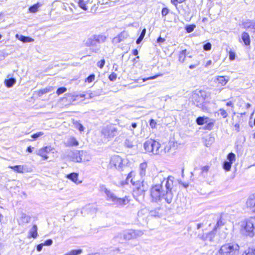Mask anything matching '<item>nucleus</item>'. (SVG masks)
I'll return each instance as SVG.
<instances>
[{
    "instance_id": "nucleus-30",
    "label": "nucleus",
    "mask_w": 255,
    "mask_h": 255,
    "mask_svg": "<svg viewBox=\"0 0 255 255\" xmlns=\"http://www.w3.org/2000/svg\"><path fill=\"white\" fill-rule=\"evenodd\" d=\"M216 233V230L213 229V230L211 232L206 234L207 241L212 242L213 241V239L215 236Z\"/></svg>"
},
{
    "instance_id": "nucleus-20",
    "label": "nucleus",
    "mask_w": 255,
    "mask_h": 255,
    "mask_svg": "<svg viewBox=\"0 0 255 255\" xmlns=\"http://www.w3.org/2000/svg\"><path fill=\"white\" fill-rule=\"evenodd\" d=\"M152 148L153 151H152V153L153 154H158L160 152V143L154 140H152Z\"/></svg>"
},
{
    "instance_id": "nucleus-47",
    "label": "nucleus",
    "mask_w": 255,
    "mask_h": 255,
    "mask_svg": "<svg viewBox=\"0 0 255 255\" xmlns=\"http://www.w3.org/2000/svg\"><path fill=\"white\" fill-rule=\"evenodd\" d=\"M186 0H171V2L175 6V7H176V8H177V4L178 3H182L183 2H184V1H185Z\"/></svg>"
},
{
    "instance_id": "nucleus-4",
    "label": "nucleus",
    "mask_w": 255,
    "mask_h": 255,
    "mask_svg": "<svg viewBox=\"0 0 255 255\" xmlns=\"http://www.w3.org/2000/svg\"><path fill=\"white\" fill-rule=\"evenodd\" d=\"M242 234L250 237H253L255 234V227L251 220H246L243 222L241 225Z\"/></svg>"
},
{
    "instance_id": "nucleus-8",
    "label": "nucleus",
    "mask_w": 255,
    "mask_h": 255,
    "mask_svg": "<svg viewBox=\"0 0 255 255\" xmlns=\"http://www.w3.org/2000/svg\"><path fill=\"white\" fill-rule=\"evenodd\" d=\"M100 191L102 192H104L106 195V200L107 201H111L114 203H115L117 197L113 192L107 188L105 185H100Z\"/></svg>"
},
{
    "instance_id": "nucleus-46",
    "label": "nucleus",
    "mask_w": 255,
    "mask_h": 255,
    "mask_svg": "<svg viewBox=\"0 0 255 255\" xmlns=\"http://www.w3.org/2000/svg\"><path fill=\"white\" fill-rule=\"evenodd\" d=\"M67 91V89L65 87H60V88H59L57 91H56V93L58 95H59L60 94H62L63 93H64V92H65L66 91Z\"/></svg>"
},
{
    "instance_id": "nucleus-17",
    "label": "nucleus",
    "mask_w": 255,
    "mask_h": 255,
    "mask_svg": "<svg viewBox=\"0 0 255 255\" xmlns=\"http://www.w3.org/2000/svg\"><path fill=\"white\" fill-rule=\"evenodd\" d=\"M147 164L146 162L141 163L139 167V175L141 177H144L146 174V168Z\"/></svg>"
},
{
    "instance_id": "nucleus-21",
    "label": "nucleus",
    "mask_w": 255,
    "mask_h": 255,
    "mask_svg": "<svg viewBox=\"0 0 255 255\" xmlns=\"http://www.w3.org/2000/svg\"><path fill=\"white\" fill-rule=\"evenodd\" d=\"M229 79L226 78L225 76H218L214 81L216 83L219 84L221 86H225L228 82Z\"/></svg>"
},
{
    "instance_id": "nucleus-31",
    "label": "nucleus",
    "mask_w": 255,
    "mask_h": 255,
    "mask_svg": "<svg viewBox=\"0 0 255 255\" xmlns=\"http://www.w3.org/2000/svg\"><path fill=\"white\" fill-rule=\"evenodd\" d=\"M96 38L98 44L103 43L106 39V37L102 35H94Z\"/></svg>"
},
{
    "instance_id": "nucleus-35",
    "label": "nucleus",
    "mask_w": 255,
    "mask_h": 255,
    "mask_svg": "<svg viewBox=\"0 0 255 255\" xmlns=\"http://www.w3.org/2000/svg\"><path fill=\"white\" fill-rule=\"evenodd\" d=\"M40 4L39 3L33 4L29 8V10L31 12H35L38 10V8L40 7Z\"/></svg>"
},
{
    "instance_id": "nucleus-60",
    "label": "nucleus",
    "mask_w": 255,
    "mask_h": 255,
    "mask_svg": "<svg viewBox=\"0 0 255 255\" xmlns=\"http://www.w3.org/2000/svg\"><path fill=\"white\" fill-rule=\"evenodd\" d=\"M165 39L161 37H159L157 39V42L158 43H163L165 41Z\"/></svg>"
},
{
    "instance_id": "nucleus-64",
    "label": "nucleus",
    "mask_w": 255,
    "mask_h": 255,
    "mask_svg": "<svg viewBox=\"0 0 255 255\" xmlns=\"http://www.w3.org/2000/svg\"><path fill=\"white\" fill-rule=\"evenodd\" d=\"M132 54L135 56L137 55L138 54V50L137 49H134L132 51Z\"/></svg>"
},
{
    "instance_id": "nucleus-14",
    "label": "nucleus",
    "mask_w": 255,
    "mask_h": 255,
    "mask_svg": "<svg viewBox=\"0 0 255 255\" xmlns=\"http://www.w3.org/2000/svg\"><path fill=\"white\" fill-rule=\"evenodd\" d=\"M246 204L248 207L252 209L253 211L255 212V193L249 197Z\"/></svg>"
},
{
    "instance_id": "nucleus-54",
    "label": "nucleus",
    "mask_w": 255,
    "mask_h": 255,
    "mask_svg": "<svg viewBox=\"0 0 255 255\" xmlns=\"http://www.w3.org/2000/svg\"><path fill=\"white\" fill-rule=\"evenodd\" d=\"M236 57V54L233 51H230L229 52V59L231 60H235Z\"/></svg>"
},
{
    "instance_id": "nucleus-3",
    "label": "nucleus",
    "mask_w": 255,
    "mask_h": 255,
    "mask_svg": "<svg viewBox=\"0 0 255 255\" xmlns=\"http://www.w3.org/2000/svg\"><path fill=\"white\" fill-rule=\"evenodd\" d=\"M240 247L237 244L228 243L221 246L218 255H238Z\"/></svg>"
},
{
    "instance_id": "nucleus-24",
    "label": "nucleus",
    "mask_w": 255,
    "mask_h": 255,
    "mask_svg": "<svg viewBox=\"0 0 255 255\" xmlns=\"http://www.w3.org/2000/svg\"><path fill=\"white\" fill-rule=\"evenodd\" d=\"M189 54V52H187V50L184 49L180 52L179 54V61L181 63H183L186 58V55Z\"/></svg>"
},
{
    "instance_id": "nucleus-63",
    "label": "nucleus",
    "mask_w": 255,
    "mask_h": 255,
    "mask_svg": "<svg viewBox=\"0 0 255 255\" xmlns=\"http://www.w3.org/2000/svg\"><path fill=\"white\" fill-rule=\"evenodd\" d=\"M251 31L253 33H255V23H253V25H252V28L251 30Z\"/></svg>"
},
{
    "instance_id": "nucleus-43",
    "label": "nucleus",
    "mask_w": 255,
    "mask_h": 255,
    "mask_svg": "<svg viewBox=\"0 0 255 255\" xmlns=\"http://www.w3.org/2000/svg\"><path fill=\"white\" fill-rule=\"evenodd\" d=\"M255 22H254L253 21H249L245 22L244 26L245 28L247 29H251L252 28V25H253V23H255Z\"/></svg>"
},
{
    "instance_id": "nucleus-9",
    "label": "nucleus",
    "mask_w": 255,
    "mask_h": 255,
    "mask_svg": "<svg viewBox=\"0 0 255 255\" xmlns=\"http://www.w3.org/2000/svg\"><path fill=\"white\" fill-rule=\"evenodd\" d=\"M54 148L51 146H46L39 149L36 151V154L43 157L44 160H47L48 158L47 154L50 152L54 153Z\"/></svg>"
},
{
    "instance_id": "nucleus-5",
    "label": "nucleus",
    "mask_w": 255,
    "mask_h": 255,
    "mask_svg": "<svg viewBox=\"0 0 255 255\" xmlns=\"http://www.w3.org/2000/svg\"><path fill=\"white\" fill-rule=\"evenodd\" d=\"M143 234V232L142 231L129 230L125 231L122 234H119L115 238V239H117L119 237H123L125 240L129 241L141 237Z\"/></svg>"
},
{
    "instance_id": "nucleus-15",
    "label": "nucleus",
    "mask_w": 255,
    "mask_h": 255,
    "mask_svg": "<svg viewBox=\"0 0 255 255\" xmlns=\"http://www.w3.org/2000/svg\"><path fill=\"white\" fill-rule=\"evenodd\" d=\"M128 36V33L126 31L121 32L118 36L115 37L113 39V42L116 43H119L123 41Z\"/></svg>"
},
{
    "instance_id": "nucleus-42",
    "label": "nucleus",
    "mask_w": 255,
    "mask_h": 255,
    "mask_svg": "<svg viewBox=\"0 0 255 255\" xmlns=\"http://www.w3.org/2000/svg\"><path fill=\"white\" fill-rule=\"evenodd\" d=\"M95 79V75L94 74L90 75L86 79L85 82H88L89 83L93 82Z\"/></svg>"
},
{
    "instance_id": "nucleus-48",
    "label": "nucleus",
    "mask_w": 255,
    "mask_h": 255,
    "mask_svg": "<svg viewBox=\"0 0 255 255\" xmlns=\"http://www.w3.org/2000/svg\"><path fill=\"white\" fill-rule=\"evenodd\" d=\"M212 45L210 42H208L203 45V49L205 51H209L211 49Z\"/></svg>"
},
{
    "instance_id": "nucleus-19",
    "label": "nucleus",
    "mask_w": 255,
    "mask_h": 255,
    "mask_svg": "<svg viewBox=\"0 0 255 255\" xmlns=\"http://www.w3.org/2000/svg\"><path fill=\"white\" fill-rule=\"evenodd\" d=\"M241 38L246 46H249L251 44L250 37L248 33L243 32L241 34Z\"/></svg>"
},
{
    "instance_id": "nucleus-39",
    "label": "nucleus",
    "mask_w": 255,
    "mask_h": 255,
    "mask_svg": "<svg viewBox=\"0 0 255 255\" xmlns=\"http://www.w3.org/2000/svg\"><path fill=\"white\" fill-rule=\"evenodd\" d=\"M227 159L228 161L233 163V161L236 159L235 154L233 152L229 153L227 155Z\"/></svg>"
},
{
    "instance_id": "nucleus-52",
    "label": "nucleus",
    "mask_w": 255,
    "mask_h": 255,
    "mask_svg": "<svg viewBox=\"0 0 255 255\" xmlns=\"http://www.w3.org/2000/svg\"><path fill=\"white\" fill-rule=\"evenodd\" d=\"M117 74L115 73H112L111 74H110L109 76V79L111 81H114L117 79Z\"/></svg>"
},
{
    "instance_id": "nucleus-11",
    "label": "nucleus",
    "mask_w": 255,
    "mask_h": 255,
    "mask_svg": "<svg viewBox=\"0 0 255 255\" xmlns=\"http://www.w3.org/2000/svg\"><path fill=\"white\" fill-rule=\"evenodd\" d=\"M110 163L119 170H122L123 167L122 158L119 155L113 156L111 159Z\"/></svg>"
},
{
    "instance_id": "nucleus-10",
    "label": "nucleus",
    "mask_w": 255,
    "mask_h": 255,
    "mask_svg": "<svg viewBox=\"0 0 255 255\" xmlns=\"http://www.w3.org/2000/svg\"><path fill=\"white\" fill-rule=\"evenodd\" d=\"M85 44L86 46L88 47H92L91 50L93 52L97 53L99 50V48H95L98 45L96 38H95L94 35L88 38L85 41Z\"/></svg>"
},
{
    "instance_id": "nucleus-45",
    "label": "nucleus",
    "mask_w": 255,
    "mask_h": 255,
    "mask_svg": "<svg viewBox=\"0 0 255 255\" xmlns=\"http://www.w3.org/2000/svg\"><path fill=\"white\" fill-rule=\"evenodd\" d=\"M50 91L49 88H45L43 89L40 90L38 91V96H41L42 95L46 94Z\"/></svg>"
},
{
    "instance_id": "nucleus-56",
    "label": "nucleus",
    "mask_w": 255,
    "mask_h": 255,
    "mask_svg": "<svg viewBox=\"0 0 255 255\" xmlns=\"http://www.w3.org/2000/svg\"><path fill=\"white\" fill-rule=\"evenodd\" d=\"M105 64V60L104 59L101 60L100 62L98 63V66L102 69L104 67Z\"/></svg>"
},
{
    "instance_id": "nucleus-12",
    "label": "nucleus",
    "mask_w": 255,
    "mask_h": 255,
    "mask_svg": "<svg viewBox=\"0 0 255 255\" xmlns=\"http://www.w3.org/2000/svg\"><path fill=\"white\" fill-rule=\"evenodd\" d=\"M31 220V217L26 213L21 212L19 214V217L17 219V222L19 225L23 226L25 224L29 223Z\"/></svg>"
},
{
    "instance_id": "nucleus-41",
    "label": "nucleus",
    "mask_w": 255,
    "mask_h": 255,
    "mask_svg": "<svg viewBox=\"0 0 255 255\" xmlns=\"http://www.w3.org/2000/svg\"><path fill=\"white\" fill-rule=\"evenodd\" d=\"M79 6L80 7L82 8L83 10H87V7L86 5V3L84 0H79L78 2Z\"/></svg>"
},
{
    "instance_id": "nucleus-18",
    "label": "nucleus",
    "mask_w": 255,
    "mask_h": 255,
    "mask_svg": "<svg viewBox=\"0 0 255 255\" xmlns=\"http://www.w3.org/2000/svg\"><path fill=\"white\" fill-rule=\"evenodd\" d=\"M37 230L38 228L37 225H34L29 231L28 238H33L34 239L36 238L38 235Z\"/></svg>"
},
{
    "instance_id": "nucleus-50",
    "label": "nucleus",
    "mask_w": 255,
    "mask_h": 255,
    "mask_svg": "<svg viewBox=\"0 0 255 255\" xmlns=\"http://www.w3.org/2000/svg\"><path fill=\"white\" fill-rule=\"evenodd\" d=\"M220 114V115L223 117L224 118H226L228 116V113L227 112L223 109H220L219 110Z\"/></svg>"
},
{
    "instance_id": "nucleus-34",
    "label": "nucleus",
    "mask_w": 255,
    "mask_h": 255,
    "mask_svg": "<svg viewBox=\"0 0 255 255\" xmlns=\"http://www.w3.org/2000/svg\"><path fill=\"white\" fill-rule=\"evenodd\" d=\"M82 252V250L81 249L79 250H73L67 253L64 255H78L81 254Z\"/></svg>"
},
{
    "instance_id": "nucleus-26",
    "label": "nucleus",
    "mask_w": 255,
    "mask_h": 255,
    "mask_svg": "<svg viewBox=\"0 0 255 255\" xmlns=\"http://www.w3.org/2000/svg\"><path fill=\"white\" fill-rule=\"evenodd\" d=\"M161 210L160 207H158L156 209L150 210L149 211V214L151 216L154 217H160L161 216V213H160V211Z\"/></svg>"
},
{
    "instance_id": "nucleus-55",
    "label": "nucleus",
    "mask_w": 255,
    "mask_h": 255,
    "mask_svg": "<svg viewBox=\"0 0 255 255\" xmlns=\"http://www.w3.org/2000/svg\"><path fill=\"white\" fill-rule=\"evenodd\" d=\"M169 12V10L167 8H163L161 11V14L162 16H166Z\"/></svg>"
},
{
    "instance_id": "nucleus-7",
    "label": "nucleus",
    "mask_w": 255,
    "mask_h": 255,
    "mask_svg": "<svg viewBox=\"0 0 255 255\" xmlns=\"http://www.w3.org/2000/svg\"><path fill=\"white\" fill-rule=\"evenodd\" d=\"M102 133L105 137L111 139L118 134V129L113 125H108L103 128Z\"/></svg>"
},
{
    "instance_id": "nucleus-38",
    "label": "nucleus",
    "mask_w": 255,
    "mask_h": 255,
    "mask_svg": "<svg viewBox=\"0 0 255 255\" xmlns=\"http://www.w3.org/2000/svg\"><path fill=\"white\" fill-rule=\"evenodd\" d=\"M125 146L128 148H132L133 146V142L130 139H126L124 142Z\"/></svg>"
},
{
    "instance_id": "nucleus-53",
    "label": "nucleus",
    "mask_w": 255,
    "mask_h": 255,
    "mask_svg": "<svg viewBox=\"0 0 255 255\" xmlns=\"http://www.w3.org/2000/svg\"><path fill=\"white\" fill-rule=\"evenodd\" d=\"M53 243V241L51 239H48L46 240L44 243H43L44 246H51Z\"/></svg>"
},
{
    "instance_id": "nucleus-16",
    "label": "nucleus",
    "mask_w": 255,
    "mask_h": 255,
    "mask_svg": "<svg viewBox=\"0 0 255 255\" xmlns=\"http://www.w3.org/2000/svg\"><path fill=\"white\" fill-rule=\"evenodd\" d=\"M65 144L67 147L74 146L78 145L79 142L75 137H70L67 139Z\"/></svg>"
},
{
    "instance_id": "nucleus-13",
    "label": "nucleus",
    "mask_w": 255,
    "mask_h": 255,
    "mask_svg": "<svg viewBox=\"0 0 255 255\" xmlns=\"http://www.w3.org/2000/svg\"><path fill=\"white\" fill-rule=\"evenodd\" d=\"M129 201L130 200L129 199V197L127 196L122 198L117 197L114 204L117 206L123 207L128 204Z\"/></svg>"
},
{
    "instance_id": "nucleus-6",
    "label": "nucleus",
    "mask_w": 255,
    "mask_h": 255,
    "mask_svg": "<svg viewBox=\"0 0 255 255\" xmlns=\"http://www.w3.org/2000/svg\"><path fill=\"white\" fill-rule=\"evenodd\" d=\"M205 98V92L203 91H199L192 94L191 99L195 105L198 107H202Z\"/></svg>"
},
{
    "instance_id": "nucleus-49",
    "label": "nucleus",
    "mask_w": 255,
    "mask_h": 255,
    "mask_svg": "<svg viewBox=\"0 0 255 255\" xmlns=\"http://www.w3.org/2000/svg\"><path fill=\"white\" fill-rule=\"evenodd\" d=\"M246 255H255V249L249 248L246 253Z\"/></svg>"
},
{
    "instance_id": "nucleus-28",
    "label": "nucleus",
    "mask_w": 255,
    "mask_h": 255,
    "mask_svg": "<svg viewBox=\"0 0 255 255\" xmlns=\"http://www.w3.org/2000/svg\"><path fill=\"white\" fill-rule=\"evenodd\" d=\"M9 168L13 169L14 171H16L19 173H23L24 166L23 165H15V166H10Z\"/></svg>"
},
{
    "instance_id": "nucleus-2",
    "label": "nucleus",
    "mask_w": 255,
    "mask_h": 255,
    "mask_svg": "<svg viewBox=\"0 0 255 255\" xmlns=\"http://www.w3.org/2000/svg\"><path fill=\"white\" fill-rule=\"evenodd\" d=\"M67 157L70 161L75 162L88 161L90 160V156L84 150L69 151H68Z\"/></svg>"
},
{
    "instance_id": "nucleus-58",
    "label": "nucleus",
    "mask_w": 255,
    "mask_h": 255,
    "mask_svg": "<svg viewBox=\"0 0 255 255\" xmlns=\"http://www.w3.org/2000/svg\"><path fill=\"white\" fill-rule=\"evenodd\" d=\"M198 237L203 240V241H207V238H206V235H200V234H199L198 235Z\"/></svg>"
},
{
    "instance_id": "nucleus-40",
    "label": "nucleus",
    "mask_w": 255,
    "mask_h": 255,
    "mask_svg": "<svg viewBox=\"0 0 255 255\" xmlns=\"http://www.w3.org/2000/svg\"><path fill=\"white\" fill-rule=\"evenodd\" d=\"M195 27L196 26L194 24H190L186 25L185 28L187 33H190L194 30Z\"/></svg>"
},
{
    "instance_id": "nucleus-37",
    "label": "nucleus",
    "mask_w": 255,
    "mask_h": 255,
    "mask_svg": "<svg viewBox=\"0 0 255 255\" xmlns=\"http://www.w3.org/2000/svg\"><path fill=\"white\" fill-rule=\"evenodd\" d=\"M209 168L210 167L209 166H205L201 168V174L202 176L205 177L207 176Z\"/></svg>"
},
{
    "instance_id": "nucleus-36",
    "label": "nucleus",
    "mask_w": 255,
    "mask_h": 255,
    "mask_svg": "<svg viewBox=\"0 0 255 255\" xmlns=\"http://www.w3.org/2000/svg\"><path fill=\"white\" fill-rule=\"evenodd\" d=\"M207 122V118L204 117H200L197 118L196 123L198 125H203L204 123Z\"/></svg>"
},
{
    "instance_id": "nucleus-62",
    "label": "nucleus",
    "mask_w": 255,
    "mask_h": 255,
    "mask_svg": "<svg viewBox=\"0 0 255 255\" xmlns=\"http://www.w3.org/2000/svg\"><path fill=\"white\" fill-rule=\"evenodd\" d=\"M226 106H228V107H234V104H233V103L231 101H230V102H228L227 103Z\"/></svg>"
},
{
    "instance_id": "nucleus-57",
    "label": "nucleus",
    "mask_w": 255,
    "mask_h": 255,
    "mask_svg": "<svg viewBox=\"0 0 255 255\" xmlns=\"http://www.w3.org/2000/svg\"><path fill=\"white\" fill-rule=\"evenodd\" d=\"M156 122L155 121L153 120V119H151L150 120V122H149V125L152 128H153L155 127V125H156Z\"/></svg>"
},
{
    "instance_id": "nucleus-29",
    "label": "nucleus",
    "mask_w": 255,
    "mask_h": 255,
    "mask_svg": "<svg viewBox=\"0 0 255 255\" xmlns=\"http://www.w3.org/2000/svg\"><path fill=\"white\" fill-rule=\"evenodd\" d=\"M15 82L16 80L13 78L6 79L4 81V84L5 86L8 88L12 87L13 85L15 83Z\"/></svg>"
},
{
    "instance_id": "nucleus-51",
    "label": "nucleus",
    "mask_w": 255,
    "mask_h": 255,
    "mask_svg": "<svg viewBox=\"0 0 255 255\" xmlns=\"http://www.w3.org/2000/svg\"><path fill=\"white\" fill-rule=\"evenodd\" d=\"M44 134V133L42 131H40L38 132H37L36 133L33 134L31 135V137L34 139H36L38 137H40V136H42Z\"/></svg>"
},
{
    "instance_id": "nucleus-44",
    "label": "nucleus",
    "mask_w": 255,
    "mask_h": 255,
    "mask_svg": "<svg viewBox=\"0 0 255 255\" xmlns=\"http://www.w3.org/2000/svg\"><path fill=\"white\" fill-rule=\"evenodd\" d=\"M223 225H224V223L222 221V220L221 219V217L220 218V219L217 221L214 229L217 231L218 228H219V227H220Z\"/></svg>"
},
{
    "instance_id": "nucleus-32",
    "label": "nucleus",
    "mask_w": 255,
    "mask_h": 255,
    "mask_svg": "<svg viewBox=\"0 0 255 255\" xmlns=\"http://www.w3.org/2000/svg\"><path fill=\"white\" fill-rule=\"evenodd\" d=\"M232 163L228 161H225L223 162V167L226 171H229L231 169Z\"/></svg>"
},
{
    "instance_id": "nucleus-27",
    "label": "nucleus",
    "mask_w": 255,
    "mask_h": 255,
    "mask_svg": "<svg viewBox=\"0 0 255 255\" xmlns=\"http://www.w3.org/2000/svg\"><path fill=\"white\" fill-rule=\"evenodd\" d=\"M133 175H134L133 172H132V171L130 172L128 174L126 180L123 181L121 182V185L124 186L126 184H128V183L129 181H130L131 183H132V179L131 178Z\"/></svg>"
},
{
    "instance_id": "nucleus-22",
    "label": "nucleus",
    "mask_w": 255,
    "mask_h": 255,
    "mask_svg": "<svg viewBox=\"0 0 255 255\" xmlns=\"http://www.w3.org/2000/svg\"><path fill=\"white\" fill-rule=\"evenodd\" d=\"M152 139H149L144 142L143 146L145 151L147 152L152 153V151H153L152 146Z\"/></svg>"
},
{
    "instance_id": "nucleus-1",
    "label": "nucleus",
    "mask_w": 255,
    "mask_h": 255,
    "mask_svg": "<svg viewBox=\"0 0 255 255\" xmlns=\"http://www.w3.org/2000/svg\"><path fill=\"white\" fill-rule=\"evenodd\" d=\"M174 177L169 176L166 178L163 172H160L154 177L153 184L150 190V197L152 202L158 203L164 199L168 204L171 203L173 198L174 185Z\"/></svg>"
},
{
    "instance_id": "nucleus-59",
    "label": "nucleus",
    "mask_w": 255,
    "mask_h": 255,
    "mask_svg": "<svg viewBox=\"0 0 255 255\" xmlns=\"http://www.w3.org/2000/svg\"><path fill=\"white\" fill-rule=\"evenodd\" d=\"M43 246L44 245H43V243L38 245L36 247L37 251L38 252H40L42 250Z\"/></svg>"
},
{
    "instance_id": "nucleus-23",
    "label": "nucleus",
    "mask_w": 255,
    "mask_h": 255,
    "mask_svg": "<svg viewBox=\"0 0 255 255\" xmlns=\"http://www.w3.org/2000/svg\"><path fill=\"white\" fill-rule=\"evenodd\" d=\"M16 37L19 39L20 41H22L24 43L30 42L34 41V39L29 37L23 36L22 35H16Z\"/></svg>"
},
{
    "instance_id": "nucleus-61",
    "label": "nucleus",
    "mask_w": 255,
    "mask_h": 255,
    "mask_svg": "<svg viewBox=\"0 0 255 255\" xmlns=\"http://www.w3.org/2000/svg\"><path fill=\"white\" fill-rule=\"evenodd\" d=\"M33 147H32L31 146H29L26 149V151L29 153H31L32 152V149Z\"/></svg>"
},
{
    "instance_id": "nucleus-25",
    "label": "nucleus",
    "mask_w": 255,
    "mask_h": 255,
    "mask_svg": "<svg viewBox=\"0 0 255 255\" xmlns=\"http://www.w3.org/2000/svg\"><path fill=\"white\" fill-rule=\"evenodd\" d=\"M67 178L71 180L72 181L75 182V183H81V181L78 182V174L73 172L70 174H69L67 175Z\"/></svg>"
},
{
    "instance_id": "nucleus-33",
    "label": "nucleus",
    "mask_w": 255,
    "mask_h": 255,
    "mask_svg": "<svg viewBox=\"0 0 255 255\" xmlns=\"http://www.w3.org/2000/svg\"><path fill=\"white\" fill-rule=\"evenodd\" d=\"M145 33H146V29L144 28L143 29H142L139 36L138 37V38L137 39V40L136 41V44H138L142 41V40H143V39L145 36Z\"/></svg>"
}]
</instances>
